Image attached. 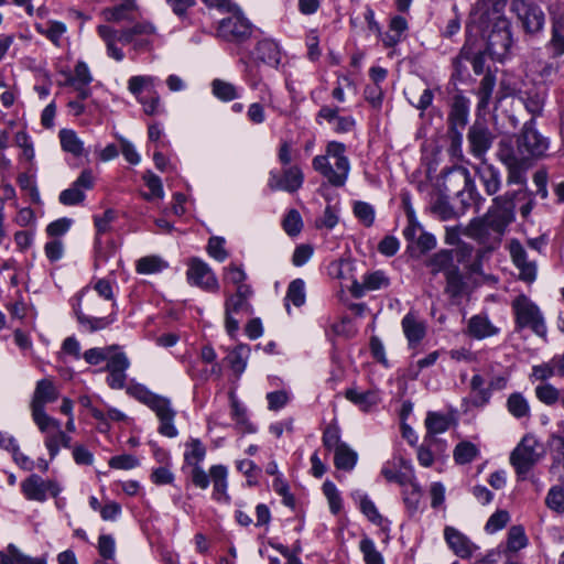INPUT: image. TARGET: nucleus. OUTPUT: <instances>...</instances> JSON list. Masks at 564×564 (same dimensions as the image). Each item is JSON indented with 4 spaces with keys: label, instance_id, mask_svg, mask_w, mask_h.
Masks as SVG:
<instances>
[{
    "label": "nucleus",
    "instance_id": "4d7b16f0",
    "mask_svg": "<svg viewBox=\"0 0 564 564\" xmlns=\"http://www.w3.org/2000/svg\"><path fill=\"white\" fill-rule=\"evenodd\" d=\"M545 505L552 511L563 514L564 513V488L561 486H553L550 488L546 497Z\"/></svg>",
    "mask_w": 564,
    "mask_h": 564
},
{
    "label": "nucleus",
    "instance_id": "4c0bfd02",
    "mask_svg": "<svg viewBox=\"0 0 564 564\" xmlns=\"http://www.w3.org/2000/svg\"><path fill=\"white\" fill-rule=\"evenodd\" d=\"M495 87L496 76L490 72L486 73L485 76L481 78L479 87L476 93L478 97L477 109L479 111H485L488 109L492 99Z\"/></svg>",
    "mask_w": 564,
    "mask_h": 564
},
{
    "label": "nucleus",
    "instance_id": "c9c22d12",
    "mask_svg": "<svg viewBox=\"0 0 564 564\" xmlns=\"http://www.w3.org/2000/svg\"><path fill=\"white\" fill-rule=\"evenodd\" d=\"M444 293L453 301L458 302L467 291V282L459 269L445 275Z\"/></svg>",
    "mask_w": 564,
    "mask_h": 564
},
{
    "label": "nucleus",
    "instance_id": "423d86ee",
    "mask_svg": "<svg viewBox=\"0 0 564 564\" xmlns=\"http://www.w3.org/2000/svg\"><path fill=\"white\" fill-rule=\"evenodd\" d=\"M543 456L540 441L533 434H525L511 452L509 460L517 477L523 480Z\"/></svg>",
    "mask_w": 564,
    "mask_h": 564
},
{
    "label": "nucleus",
    "instance_id": "0eeeda50",
    "mask_svg": "<svg viewBox=\"0 0 564 564\" xmlns=\"http://www.w3.org/2000/svg\"><path fill=\"white\" fill-rule=\"evenodd\" d=\"M158 78L150 75H135L128 79V90L142 106L148 116H158L165 112L161 98L155 90Z\"/></svg>",
    "mask_w": 564,
    "mask_h": 564
},
{
    "label": "nucleus",
    "instance_id": "e2e57ef3",
    "mask_svg": "<svg viewBox=\"0 0 564 564\" xmlns=\"http://www.w3.org/2000/svg\"><path fill=\"white\" fill-rule=\"evenodd\" d=\"M322 441L326 449L334 452L340 445L345 444L340 441V430L335 424H330L324 430Z\"/></svg>",
    "mask_w": 564,
    "mask_h": 564
},
{
    "label": "nucleus",
    "instance_id": "f8f14e48",
    "mask_svg": "<svg viewBox=\"0 0 564 564\" xmlns=\"http://www.w3.org/2000/svg\"><path fill=\"white\" fill-rule=\"evenodd\" d=\"M252 30L250 21L241 12H235L219 21L217 34L225 41L242 43L251 36Z\"/></svg>",
    "mask_w": 564,
    "mask_h": 564
},
{
    "label": "nucleus",
    "instance_id": "7ed1b4c3",
    "mask_svg": "<svg viewBox=\"0 0 564 564\" xmlns=\"http://www.w3.org/2000/svg\"><path fill=\"white\" fill-rule=\"evenodd\" d=\"M312 166L329 185L343 187L350 172V162L346 155V145L337 141L328 142L325 154L316 155L312 161Z\"/></svg>",
    "mask_w": 564,
    "mask_h": 564
},
{
    "label": "nucleus",
    "instance_id": "9d476101",
    "mask_svg": "<svg viewBox=\"0 0 564 564\" xmlns=\"http://www.w3.org/2000/svg\"><path fill=\"white\" fill-rule=\"evenodd\" d=\"M471 252L473 247L466 243L460 246L456 251L442 249L433 253L426 260V267L430 268L433 275L441 272L444 273V275H447L448 272L459 269L457 263H463L467 257L471 256Z\"/></svg>",
    "mask_w": 564,
    "mask_h": 564
},
{
    "label": "nucleus",
    "instance_id": "3c124183",
    "mask_svg": "<svg viewBox=\"0 0 564 564\" xmlns=\"http://www.w3.org/2000/svg\"><path fill=\"white\" fill-rule=\"evenodd\" d=\"M359 550L362 553L365 564H384L382 554L377 550V546L368 536H362L359 542Z\"/></svg>",
    "mask_w": 564,
    "mask_h": 564
},
{
    "label": "nucleus",
    "instance_id": "37998d69",
    "mask_svg": "<svg viewBox=\"0 0 564 564\" xmlns=\"http://www.w3.org/2000/svg\"><path fill=\"white\" fill-rule=\"evenodd\" d=\"M305 301L306 294L304 281L302 279L293 280L289 284L285 295V308L288 313L290 314V303H292L296 307H300L304 305Z\"/></svg>",
    "mask_w": 564,
    "mask_h": 564
},
{
    "label": "nucleus",
    "instance_id": "052dcab7",
    "mask_svg": "<svg viewBox=\"0 0 564 564\" xmlns=\"http://www.w3.org/2000/svg\"><path fill=\"white\" fill-rule=\"evenodd\" d=\"M225 243L226 240L223 237H210L207 243V253L218 262H224L228 258Z\"/></svg>",
    "mask_w": 564,
    "mask_h": 564
},
{
    "label": "nucleus",
    "instance_id": "cd10ccee",
    "mask_svg": "<svg viewBox=\"0 0 564 564\" xmlns=\"http://www.w3.org/2000/svg\"><path fill=\"white\" fill-rule=\"evenodd\" d=\"M210 479L213 481V498L223 503H229L230 497L227 494L228 488V470L224 465H213L209 468Z\"/></svg>",
    "mask_w": 564,
    "mask_h": 564
},
{
    "label": "nucleus",
    "instance_id": "bb28decb",
    "mask_svg": "<svg viewBox=\"0 0 564 564\" xmlns=\"http://www.w3.org/2000/svg\"><path fill=\"white\" fill-rule=\"evenodd\" d=\"M345 398L362 412L371 411L380 402V393L376 389L360 391L356 387L348 388L345 391Z\"/></svg>",
    "mask_w": 564,
    "mask_h": 564
},
{
    "label": "nucleus",
    "instance_id": "f704fd0d",
    "mask_svg": "<svg viewBox=\"0 0 564 564\" xmlns=\"http://www.w3.org/2000/svg\"><path fill=\"white\" fill-rule=\"evenodd\" d=\"M229 398L231 406V419L235 421L236 427L241 433H254L257 427L253 423L250 422L246 406L239 402L234 392H230Z\"/></svg>",
    "mask_w": 564,
    "mask_h": 564
},
{
    "label": "nucleus",
    "instance_id": "aec40b11",
    "mask_svg": "<svg viewBox=\"0 0 564 564\" xmlns=\"http://www.w3.org/2000/svg\"><path fill=\"white\" fill-rule=\"evenodd\" d=\"M512 46V33L505 25L502 28H494L488 35L487 51L497 61L505 59Z\"/></svg>",
    "mask_w": 564,
    "mask_h": 564
},
{
    "label": "nucleus",
    "instance_id": "864d4df0",
    "mask_svg": "<svg viewBox=\"0 0 564 564\" xmlns=\"http://www.w3.org/2000/svg\"><path fill=\"white\" fill-rule=\"evenodd\" d=\"M433 447L444 451L446 447L445 442H427L424 437L423 443L417 448V460L423 467H431L434 463Z\"/></svg>",
    "mask_w": 564,
    "mask_h": 564
},
{
    "label": "nucleus",
    "instance_id": "6e6552de",
    "mask_svg": "<svg viewBox=\"0 0 564 564\" xmlns=\"http://www.w3.org/2000/svg\"><path fill=\"white\" fill-rule=\"evenodd\" d=\"M253 291L251 286H239L236 292L229 294L225 300V327L230 336H234L239 329V321L235 315L246 314L251 315L253 310L249 300Z\"/></svg>",
    "mask_w": 564,
    "mask_h": 564
},
{
    "label": "nucleus",
    "instance_id": "b1692460",
    "mask_svg": "<svg viewBox=\"0 0 564 564\" xmlns=\"http://www.w3.org/2000/svg\"><path fill=\"white\" fill-rule=\"evenodd\" d=\"M469 116V99L463 94H456L453 97L448 112V127L455 129H465Z\"/></svg>",
    "mask_w": 564,
    "mask_h": 564
},
{
    "label": "nucleus",
    "instance_id": "a19ab883",
    "mask_svg": "<svg viewBox=\"0 0 564 564\" xmlns=\"http://www.w3.org/2000/svg\"><path fill=\"white\" fill-rule=\"evenodd\" d=\"M334 454V465L337 469L350 471L355 468L358 455L347 444L340 445Z\"/></svg>",
    "mask_w": 564,
    "mask_h": 564
},
{
    "label": "nucleus",
    "instance_id": "a878e982",
    "mask_svg": "<svg viewBox=\"0 0 564 564\" xmlns=\"http://www.w3.org/2000/svg\"><path fill=\"white\" fill-rule=\"evenodd\" d=\"M551 58L564 56V12L552 19L551 39L546 43Z\"/></svg>",
    "mask_w": 564,
    "mask_h": 564
},
{
    "label": "nucleus",
    "instance_id": "412c9836",
    "mask_svg": "<svg viewBox=\"0 0 564 564\" xmlns=\"http://www.w3.org/2000/svg\"><path fill=\"white\" fill-rule=\"evenodd\" d=\"M390 285V279L382 270L367 272L362 275V281H352L350 293L354 297H362L367 292L387 289Z\"/></svg>",
    "mask_w": 564,
    "mask_h": 564
},
{
    "label": "nucleus",
    "instance_id": "58836bf2",
    "mask_svg": "<svg viewBox=\"0 0 564 564\" xmlns=\"http://www.w3.org/2000/svg\"><path fill=\"white\" fill-rule=\"evenodd\" d=\"M185 451H184V462L186 465L194 467V466H200L202 462L206 457V446L203 444V442L199 438L191 437L185 444H184Z\"/></svg>",
    "mask_w": 564,
    "mask_h": 564
},
{
    "label": "nucleus",
    "instance_id": "2f4dec72",
    "mask_svg": "<svg viewBox=\"0 0 564 564\" xmlns=\"http://www.w3.org/2000/svg\"><path fill=\"white\" fill-rule=\"evenodd\" d=\"M477 174L488 195H495L501 187V175L497 167L481 161L477 167Z\"/></svg>",
    "mask_w": 564,
    "mask_h": 564
},
{
    "label": "nucleus",
    "instance_id": "5701e85b",
    "mask_svg": "<svg viewBox=\"0 0 564 564\" xmlns=\"http://www.w3.org/2000/svg\"><path fill=\"white\" fill-rule=\"evenodd\" d=\"M444 539L448 547L460 558H469L473 556L477 546L459 530L447 525L444 529Z\"/></svg>",
    "mask_w": 564,
    "mask_h": 564
},
{
    "label": "nucleus",
    "instance_id": "de8ad7c7",
    "mask_svg": "<svg viewBox=\"0 0 564 564\" xmlns=\"http://www.w3.org/2000/svg\"><path fill=\"white\" fill-rule=\"evenodd\" d=\"M212 91L216 98L225 102L232 101L239 97V91L234 84L218 78L212 82Z\"/></svg>",
    "mask_w": 564,
    "mask_h": 564
},
{
    "label": "nucleus",
    "instance_id": "8fccbe9b",
    "mask_svg": "<svg viewBox=\"0 0 564 564\" xmlns=\"http://www.w3.org/2000/svg\"><path fill=\"white\" fill-rule=\"evenodd\" d=\"M32 419L42 433L48 434L61 427V422L50 416L45 409H31Z\"/></svg>",
    "mask_w": 564,
    "mask_h": 564
},
{
    "label": "nucleus",
    "instance_id": "0e129e2a",
    "mask_svg": "<svg viewBox=\"0 0 564 564\" xmlns=\"http://www.w3.org/2000/svg\"><path fill=\"white\" fill-rule=\"evenodd\" d=\"M224 280L234 284L236 289H239V286H249L245 283L247 274L241 267L230 263L228 267L224 268Z\"/></svg>",
    "mask_w": 564,
    "mask_h": 564
},
{
    "label": "nucleus",
    "instance_id": "c85d7f7f",
    "mask_svg": "<svg viewBox=\"0 0 564 564\" xmlns=\"http://www.w3.org/2000/svg\"><path fill=\"white\" fill-rule=\"evenodd\" d=\"M74 313L76 315L77 322L88 332L95 333L101 329L107 328L116 321V312L112 310V312L102 317L97 316H90L87 314H84L82 308L78 304H73Z\"/></svg>",
    "mask_w": 564,
    "mask_h": 564
},
{
    "label": "nucleus",
    "instance_id": "5fc2aeb1",
    "mask_svg": "<svg viewBox=\"0 0 564 564\" xmlns=\"http://www.w3.org/2000/svg\"><path fill=\"white\" fill-rule=\"evenodd\" d=\"M529 543L522 525H512L508 531L507 549L510 552H518Z\"/></svg>",
    "mask_w": 564,
    "mask_h": 564
},
{
    "label": "nucleus",
    "instance_id": "69168bd1",
    "mask_svg": "<svg viewBox=\"0 0 564 564\" xmlns=\"http://www.w3.org/2000/svg\"><path fill=\"white\" fill-rule=\"evenodd\" d=\"M273 490L282 497V502L286 507L294 508L295 507V498L290 491V487L288 482L282 478V476H278L274 478L272 482Z\"/></svg>",
    "mask_w": 564,
    "mask_h": 564
},
{
    "label": "nucleus",
    "instance_id": "603ef678",
    "mask_svg": "<svg viewBox=\"0 0 564 564\" xmlns=\"http://www.w3.org/2000/svg\"><path fill=\"white\" fill-rule=\"evenodd\" d=\"M352 213L365 227H371L373 225L376 210L371 204L362 200H356L352 204Z\"/></svg>",
    "mask_w": 564,
    "mask_h": 564
},
{
    "label": "nucleus",
    "instance_id": "09e8293b",
    "mask_svg": "<svg viewBox=\"0 0 564 564\" xmlns=\"http://www.w3.org/2000/svg\"><path fill=\"white\" fill-rule=\"evenodd\" d=\"M525 109L533 116H540L545 102V93L536 89H530L522 96Z\"/></svg>",
    "mask_w": 564,
    "mask_h": 564
},
{
    "label": "nucleus",
    "instance_id": "f3484780",
    "mask_svg": "<svg viewBox=\"0 0 564 564\" xmlns=\"http://www.w3.org/2000/svg\"><path fill=\"white\" fill-rule=\"evenodd\" d=\"M186 275L187 281L192 285L208 292H217L219 290V283L215 273L205 261L198 258H193L188 262Z\"/></svg>",
    "mask_w": 564,
    "mask_h": 564
},
{
    "label": "nucleus",
    "instance_id": "7c9ffc66",
    "mask_svg": "<svg viewBox=\"0 0 564 564\" xmlns=\"http://www.w3.org/2000/svg\"><path fill=\"white\" fill-rule=\"evenodd\" d=\"M451 417L440 412L430 411L425 417L427 442H442L436 437L437 434L445 433L451 427Z\"/></svg>",
    "mask_w": 564,
    "mask_h": 564
},
{
    "label": "nucleus",
    "instance_id": "20e7f679",
    "mask_svg": "<svg viewBox=\"0 0 564 564\" xmlns=\"http://www.w3.org/2000/svg\"><path fill=\"white\" fill-rule=\"evenodd\" d=\"M127 392L155 413L160 422L158 432L161 435L170 438H174L178 435V431L174 424L176 411L173 409L169 398L152 392L141 383L131 384L128 387Z\"/></svg>",
    "mask_w": 564,
    "mask_h": 564
},
{
    "label": "nucleus",
    "instance_id": "c756f323",
    "mask_svg": "<svg viewBox=\"0 0 564 564\" xmlns=\"http://www.w3.org/2000/svg\"><path fill=\"white\" fill-rule=\"evenodd\" d=\"M500 329L495 326L486 315H474L467 325V335L475 339H485L499 334Z\"/></svg>",
    "mask_w": 564,
    "mask_h": 564
},
{
    "label": "nucleus",
    "instance_id": "bf43d9fd",
    "mask_svg": "<svg viewBox=\"0 0 564 564\" xmlns=\"http://www.w3.org/2000/svg\"><path fill=\"white\" fill-rule=\"evenodd\" d=\"M509 521L510 514L507 510H497L489 517L485 525V531L489 534H494L502 530Z\"/></svg>",
    "mask_w": 564,
    "mask_h": 564
},
{
    "label": "nucleus",
    "instance_id": "c03bdc74",
    "mask_svg": "<svg viewBox=\"0 0 564 564\" xmlns=\"http://www.w3.org/2000/svg\"><path fill=\"white\" fill-rule=\"evenodd\" d=\"M37 33L47 37L55 46H61L63 35L66 33V24L61 21H48L44 25L35 26Z\"/></svg>",
    "mask_w": 564,
    "mask_h": 564
},
{
    "label": "nucleus",
    "instance_id": "13d9d810",
    "mask_svg": "<svg viewBox=\"0 0 564 564\" xmlns=\"http://www.w3.org/2000/svg\"><path fill=\"white\" fill-rule=\"evenodd\" d=\"M536 399L545 405H553L560 400V391L551 383H542L534 389Z\"/></svg>",
    "mask_w": 564,
    "mask_h": 564
},
{
    "label": "nucleus",
    "instance_id": "ddd939ff",
    "mask_svg": "<svg viewBox=\"0 0 564 564\" xmlns=\"http://www.w3.org/2000/svg\"><path fill=\"white\" fill-rule=\"evenodd\" d=\"M57 481L43 479L36 474H31L21 482V491L28 500L44 502L47 497L56 498L61 492Z\"/></svg>",
    "mask_w": 564,
    "mask_h": 564
},
{
    "label": "nucleus",
    "instance_id": "2eb2a0df",
    "mask_svg": "<svg viewBox=\"0 0 564 564\" xmlns=\"http://www.w3.org/2000/svg\"><path fill=\"white\" fill-rule=\"evenodd\" d=\"M303 183L304 174L297 165L283 167L281 172L276 170L269 172L268 187L273 192L295 193L302 187Z\"/></svg>",
    "mask_w": 564,
    "mask_h": 564
},
{
    "label": "nucleus",
    "instance_id": "6e6d98bb",
    "mask_svg": "<svg viewBox=\"0 0 564 564\" xmlns=\"http://www.w3.org/2000/svg\"><path fill=\"white\" fill-rule=\"evenodd\" d=\"M17 181L21 191L28 193L31 203L36 205L42 203L40 192L33 176L29 175L28 173H20Z\"/></svg>",
    "mask_w": 564,
    "mask_h": 564
},
{
    "label": "nucleus",
    "instance_id": "338daca9",
    "mask_svg": "<svg viewBox=\"0 0 564 564\" xmlns=\"http://www.w3.org/2000/svg\"><path fill=\"white\" fill-rule=\"evenodd\" d=\"M24 555L14 544H9L6 551H0V564H25Z\"/></svg>",
    "mask_w": 564,
    "mask_h": 564
},
{
    "label": "nucleus",
    "instance_id": "a211bd4d",
    "mask_svg": "<svg viewBox=\"0 0 564 564\" xmlns=\"http://www.w3.org/2000/svg\"><path fill=\"white\" fill-rule=\"evenodd\" d=\"M95 177L91 170H84L70 186L59 193L58 202L64 206H75L82 204L86 194L94 187Z\"/></svg>",
    "mask_w": 564,
    "mask_h": 564
},
{
    "label": "nucleus",
    "instance_id": "a18cd8bd",
    "mask_svg": "<svg viewBox=\"0 0 564 564\" xmlns=\"http://www.w3.org/2000/svg\"><path fill=\"white\" fill-rule=\"evenodd\" d=\"M479 448L469 441L459 442L453 452L456 464L465 465L471 463L479 455Z\"/></svg>",
    "mask_w": 564,
    "mask_h": 564
},
{
    "label": "nucleus",
    "instance_id": "680f3d73",
    "mask_svg": "<svg viewBox=\"0 0 564 564\" xmlns=\"http://www.w3.org/2000/svg\"><path fill=\"white\" fill-rule=\"evenodd\" d=\"M100 297L96 296L95 293H93L89 288L83 289L76 296L75 303H79V307L82 308V302L85 301L86 307L88 311L94 313H100L102 312V307L100 305Z\"/></svg>",
    "mask_w": 564,
    "mask_h": 564
},
{
    "label": "nucleus",
    "instance_id": "1a4fd4ad",
    "mask_svg": "<svg viewBox=\"0 0 564 564\" xmlns=\"http://www.w3.org/2000/svg\"><path fill=\"white\" fill-rule=\"evenodd\" d=\"M510 10L517 15L525 34L533 36L543 31L545 14L539 4L530 0H512Z\"/></svg>",
    "mask_w": 564,
    "mask_h": 564
},
{
    "label": "nucleus",
    "instance_id": "39448f33",
    "mask_svg": "<svg viewBox=\"0 0 564 564\" xmlns=\"http://www.w3.org/2000/svg\"><path fill=\"white\" fill-rule=\"evenodd\" d=\"M517 332L530 329L541 338L546 337L547 327L540 307L525 294H519L511 301Z\"/></svg>",
    "mask_w": 564,
    "mask_h": 564
},
{
    "label": "nucleus",
    "instance_id": "dca6fc26",
    "mask_svg": "<svg viewBox=\"0 0 564 564\" xmlns=\"http://www.w3.org/2000/svg\"><path fill=\"white\" fill-rule=\"evenodd\" d=\"M494 140V133L484 121L476 120L467 133L470 153L481 161H486V154L491 148Z\"/></svg>",
    "mask_w": 564,
    "mask_h": 564
},
{
    "label": "nucleus",
    "instance_id": "6ab92c4d",
    "mask_svg": "<svg viewBox=\"0 0 564 564\" xmlns=\"http://www.w3.org/2000/svg\"><path fill=\"white\" fill-rule=\"evenodd\" d=\"M509 252L514 267L519 270V279L525 283L536 280L538 267L535 260H530L527 250L519 240H511Z\"/></svg>",
    "mask_w": 564,
    "mask_h": 564
},
{
    "label": "nucleus",
    "instance_id": "e433bc0d",
    "mask_svg": "<svg viewBox=\"0 0 564 564\" xmlns=\"http://www.w3.org/2000/svg\"><path fill=\"white\" fill-rule=\"evenodd\" d=\"M506 408L510 415L519 421H529L531 417L529 400L521 392H512L507 399Z\"/></svg>",
    "mask_w": 564,
    "mask_h": 564
},
{
    "label": "nucleus",
    "instance_id": "473e14b6",
    "mask_svg": "<svg viewBox=\"0 0 564 564\" xmlns=\"http://www.w3.org/2000/svg\"><path fill=\"white\" fill-rule=\"evenodd\" d=\"M138 7L134 0H123L121 3L105 8L101 15L107 22L132 21Z\"/></svg>",
    "mask_w": 564,
    "mask_h": 564
},
{
    "label": "nucleus",
    "instance_id": "9b49d317",
    "mask_svg": "<svg viewBox=\"0 0 564 564\" xmlns=\"http://www.w3.org/2000/svg\"><path fill=\"white\" fill-rule=\"evenodd\" d=\"M550 148V140L535 129L534 118L527 121L518 139V150L530 158L540 159Z\"/></svg>",
    "mask_w": 564,
    "mask_h": 564
},
{
    "label": "nucleus",
    "instance_id": "79ce46f5",
    "mask_svg": "<svg viewBox=\"0 0 564 564\" xmlns=\"http://www.w3.org/2000/svg\"><path fill=\"white\" fill-rule=\"evenodd\" d=\"M431 213L441 221H447L458 218L460 213L456 210L448 202L447 196H438L431 204Z\"/></svg>",
    "mask_w": 564,
    "mask_h": 564
},
{
    "label": "nucleus",
    "instance_id": "393cba45",
    "mask_svg": "<svg viewBox=\"0 0 564 564\" xmlns=\"http://www.w3.org/2000/svg\"><path fill=\"white\" fill-rule=\"evenodd\" d=\"M59 392L50 379L37 381L34 389L31 409H45L47 403H52L58 399Z\"/></svg>",
    "mask_w": 564,
    "mask_h": 564
},
{
    "label": "nucleus",
    "instance_id": "49530a36",
    "mask_svg": "<svg viewBox=\"0 0 564 564\" xmlns=\"http://www.w3.org/2000/svg\"><path fill=\"white\" fill-rule=\"evenodd\" d=\"M169 267L167 262L159 256L142 257L137 261L135 270L140 274H154Z\"/></svg>",
    "mask_w": 564,
    "mask_h": 564
},
{
    "label": "nucleus",
    "instance_id": "4468645a",
    "mask_svg": "<svg viewBox=\"0 0 564 564\" xmlns=\"http://www.w3.org/2000/svg\"><path fill=\"white\" fill-rule=\"evenodd\" d=\"M443 188L447 194L465 196L476 194V185L469 171L464 166H453L443 175Z\"/></svg>",
    "mask_w": 564,
    "mask_h": 564
},
{
    "label": "nucleus",
    "instance_id": "4be33fe9",
    "mask_svg": "<svg viewBox=\"0 0 564 564\" xmlns=\"http://www.w3.org/2000/svg\"><path fill=\"white\" fill-rule=\"evenodd\" d=\"M401 327L410 348L416 347L426 336V322L412 311L403 316Z\"/></svg>",
    "mask_w": 564,
    "mask_h": 564
},
{
    "label": "nucleus",
    "instance_id": "774afa93",
    "mask_svg": "<svg viewBox=\"0 0 564 564\" xmlns=\"http://www.w3.org/2000/svg\"><path fill=\"white\" fill-rule=\"evenodd\" d=\"M564 469V436H553L551 471L555 468Z\"/></svg>",
    "mask_w": 564,
    "mask_h": 564
},
{
    "label": "nucleus",
    "instance_id": "72a5a7b5",
    "mask_svg": "<svg viewBox=\"0 0 564 564\" xmlns=\"http://www.w3.org/2000/svg\"><path fill=\"white\" fill-rule=\"evenodd\" d=\"M254 56L260 62L276 67L281 62V51L276 42L264 39L257 43Z\"/></svg>",
    "mask_w": 564,
    "mask_h": 564
},
{
    "label": "nucleus",
    "instance_id": "f257e3e1",
    "mask_svg": "<svg viewBox=\"0 0 564 564\" xmlns=\"http://www.w3.org/2000/svg\"><path fill=\"white\" fill-rule=\"evenodd\" d=\"M514 192L495 197L487 213L473 218L464 228V235L488 248L497 247L507 227L514 219Z\"/></svg>",
    "mask_w": 564,
    "mask_h": 564
},
{
    "label": "nucleus",
    "instance_id": "ea45409f",
    "mask_svg": "<svg viewBox=\"0 0 564 564\" xmlns=\"http://www.w3.org/2000/svg\"><path fill=\"white\" fill-rule=\"evenodd\" d=\"M58 139L62 150L78 158L84 154V142L79 139L77 133L72 129H61Z\"/></svg>",
    "mask_w": 564,
    "mask_h": 564
},
{
    "label": "nucleus",
    "instance_id": "f03ea898",
    "mask_svg": "<svg viewBox=\"0 0 564 564\" xmlns=\"http://www.w3.org/2000/svg\"><path fill=\"white\" fill-rule=\"evenodd\" d=\"M155 32V26L148 21L138 22L121 30H116L107 24L97 26V33L106 45L107 55L117 62L124 58V53L118 43L131 45L137 53L148 52L152 50Z\"/></svg>",
    "mask_w": 564,
    "mask_h": 564
}]
</instances>
